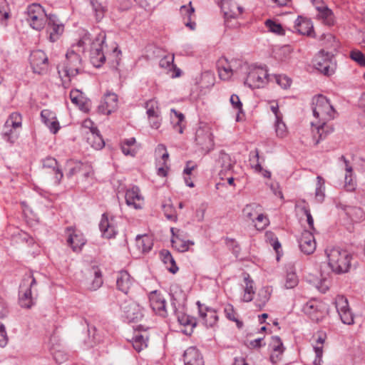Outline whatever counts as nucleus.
I'll list each match as a JSON object with an SVG mask.
<instances>
[{
  "label": "nucleus",
  "instance_id": "f257e3e1",
  "mask_svg": "<svg viewBox=\"0 0 365 365\" xmlns=\"http://www.w3.org/2000/svg\"><path fill=\"white\" fill-rule=\"evenodd\" d=\"M328 264L336 274L348 272L351 267L352 255L346 250L334 247L326 250Z\"/></svg>",
  "mask_w": 365,
  "mask_h": 365
},
{
  "label": "nucleus",
  "instance_id": "f03ea898",
  "mask_svg": "<svg viewBox=\"0 0 365 365\" xmlns=\"http://www.w3.org/2000/svg\"><path fill=\"white\" fill-rule=\"evenodd\" d=\"M312 111L318 121H329L335 118L336 113L329 100L323 95L314 96L312 100Z\"/></svg>",
  "mask_w": 365,
  "mask_h": 365
},
{
  "label": "nucleus",
  "instance_id": "7ed1b4c3",
  "mask_svg": "<svg viewBox=\"0 0 365 365\" xmlns=\"http://www.w3.org/2000/svg\"><path fill=\"white\" fill-rule=\"evenodd\" d=\"M106 35L105 32H100L91 43V59L96 67H100L106 61L105 52L103 51L106 43Z\"/></svg>",
  "mask_w": 365,
  "mask_h": 365
},
{
  "label": "nucleus",
  "instance_id": "20e7f679",
  "mask_svg": "<svg viewBox=\"0 0 365 365\" xmlns=\"http://www.w3.org/2000/svg\"><path fill=\"white\" fill-rule=\"evenodd\" d=\"M267 71L261 67H255L250 68L245 81V85L250 88H259L268 82Z\"/></svg>",
  "mask_w": 365,
  "mask_h": 365
},
{
  "label": "nucleus",
  "instance_id": "39448f33",
  "mask_svg": "<svg viewBox=\"0 0 365 365\" xmlns=\"http://www.w3.org/2000/svg\"><path fill=\"white\" fill-rule=\"evenodd\" d=\"M334 54L331 52H325L321 50L314 60V68L326 76H331L334 70L332 66Z\"/></svg>",
  "mask_w": 365,
  "mask_h": 365
},
{
  "label": "nucleus",
  "instance_id": "423d86ee",
  "mask_svg": "<svg viewBox=\"0 0 365 365\" xmlns=\"http://www.w3.org/2000/svg\"><path fill=\"white\" fill-rule=\"evenodd\" d=\"M81 61L79 54L73 51H68L62 68L65 76L71 78L78 74L81 68Z\"/></svg>",
  "mask_w": 365,
  "mask_h": 365
},
{
  "label": "nucleus",
  "instance_id": "0eeeda50",
  "mask_svg": "<svg viewBox=\"0 0 365 365\" xmlns=\"http://www.w3.org/2000/svg\"><path fill=\"white\" fill-rule=\"evenodd\" d=\"M220 8L224 14L225 26L230 29L237 27L239 23L237 21V17L242 13V7L237 5L234 6L236 10L230 9V1L228 0H221Z\"/></svg>",
  "mask_w": 365,
  "mask_h": 365
},
{
  "label": "nucleus",
  "instance_id": "6e6552de",
  "mask_svg": "<svg viewBox=\"0 0 365 365\" xmlns=\"http://www.w3.org/2000/svg\"><path fill=\"white\" fill-rule=\"evenodd\" d=\"M123 316L128 322L140 320L143 317V308L132 299L125 300L120 306Z\"/></svg>",
  "mask_w": 365,
  "mask_h": 365
},
{
  "label": "nucleus",
  "instance_id": "1a4fd4ad",
  "mask_svg": "<svg viewBox=\"0 0 365 365\" xmlns=\"http://www.w3.org/2000/svg\"><path fill=\"white\" fill-rule=\"evenodd\" d=\"M195 141L200 149L206 153L214 148L212 135L208 127H200L196 130Z\"/></svg>",
  "mask_w": 365,
  "mask_h": 365
},
{
  "label": "nucleus",
  "instance_id": "9d476101",
  "mask_svg": "<svg viewBox=\"0 0 365 365\" xmlns=\"http://www.w3.org/2000/svg\"><path fill=\"white\" fill-rule=\"evenodd\" d=\"M30 63L33 71L36 73L43 74L48 70V57L41 50H36L31 53Z\"/></svg>",
  "mask_w": 365,
  "mask_h": 365
},
{
  "label": "nucleus",
  "instance_id": "9b49d317",
  "mask_svg": "<svg viewBox=\"0 0 365 365\" xmlns=\"http://www.w3.org/2000/svg\"><path fill=\"white\" fill-rule=\"evenodd\" d=\"M335 307L341 322L345 324L354 323V317L351 313L348 300L344 296L339 295L335 300Z\"/></svg>",
  "mask_w": 365,
  "mask_h": 365
},
{
  "label": "nucleus",
  "instance_id": "f8f14e48",
  "mask_svg": "<svg viewBox=\"0 0 365 365\" xmlns=\"http://www.w3.org/2000/svg\"><path fill=\"white\" fill-rule=\"evenodd\" d=\"M48 26L47 33L49 36V40L51 42L56 41L64 30V26L60 23L58 17L55 14H49L47 16Z\"/></svg>",
  "mask_w": 365,
  "mask_h": 365
},
{
  "label": "nucleus",
  "instance_id": "ddd939ff",
  "mask_svg": "<svg viewBox=\"0 0 365 365\" xmlns=\"http://www.w3.org/2000/svg\"><path fill=\"white\" fill-rule=\"evenodd\" d=\"M298 243L301 252L305 255H311L316 250V242L311 231L304 230L298 238Z\"/></svg>",
  "mask_w": 365,
  "mask_h": 365
},
{
  "label": "nucleus",
  "instance_id": "4468645a",
  "mask_svg": "<svg viewBox=\"0 0 365 365\" xmlns=\"http://www.w3.org/2000/svg\"><path fill=\"white\" fill-rule=\"evenodd\" d=\"M118 107V96L113 93H107L98 107V112L109 115Z\"/></svg>",
  "mask_w": 365,
  "mask_h": 365
},
{
  "label": "nucleus",
  "instance_id": "2eb2a0df",
  "mask_svg": "<svg viewBox=\"0 0 365 365\" xmlns=\"http://www.w3.org/2000/svg\"><path fill=\"white\" fill-rule=\"evenodd\" d=\"M198 307L199 314L200 317L203 319L205 324L207 327H212L216 324L218 321V316L216 311L210 307H205L199 301L197 302Z\"/></svg>",
  "mask_w": 365,
  "mask_h": 365
},
{
  "label": "nucleus",
  "instance_id": "dca6fc26",
  "mask_svg": "<svg viewBox=\"0 0 365 365\" xmlns=\"http://www.w3.org/2000/svg\"><path fill=\"white\" fill-rule=\"evenodd\" d=\"M184 365H204L203 357L195 346L187 348L182 355Z\"/></svg>",
  "mask_w": 365,
  "mask_h": 365
},
{
  "label": "nucleus",
  "instance_id": "f3484780",
  "mask_svg": "<svg viewBox=\"0 0 365 365\" xmlns=\"http://www.w3.org/2000/svg\"><path fill=\"white\" fill-rule=\"evenodd\" d=\"M150 304L153 312L163 317L168 315L166 310V302L165 299L159 294H157L156 291L151 293L150 295Z\"/></svg>",
  "mask_w": 365,
  "mask_h": 365
},
{
  "label": "nucleus",
  "instance_id": "a211bd4d",
  "mask_svg": "<svg viewBox=\"0 0 365 365\" xmlns=\"http://www.w3.org/2000/svg\"><path fill=\"white\" fill-rule=\"evenodd\" d=\"M312 126L316 128V132L313 130V137L317 138L316 144H318L321 140L325 139L328 135L334 131V127L331 125L327 123V121H318L317 123L312 122Z\"/></svg>",
  "mask_w": 365,
  "mask_h": 365
},
{
  "label": "nucleus",
  "instance_id": "6ab92c4d",
  "mask_svg": "<svg viewBox=\"0 0 365 365\" xmlns=\"http://www.w3.org/2000/svg\"><path fill=\"white\" fill-rule=\"evenodd\" d=\"M173 237L171 239V243L173 248H175L178 252H184L188 250L190 245H193L194 242L190 240H184L181 238L180 232V230H175L172 227L170 230Z\"/></svg>",
  "mask_w": 365,
  "mask_h": 365
},
{
  "label": "nucleus",
  "instance_id": "aec40b11",
  "mask_svg": "<svg viewBox=\"0 0 365 365\" xmlns=\"http://www.w3.org/2000/svg\"><path fill=\"white\" fill-rule=\"evenodd\" d=\"M68 237V244L71 247L73 251L77 252L81 250L82 247L86 244V240L81 233H76L73 227H67Z\"/></svg>",
  "mask_w": 365,
  "mask_h": 365
},
{
  "label": "nucleus",
  "instance_id": "412c9836",
  "mask_svg": "<svg viewBox=\"0 0 365 365\" xmlns=\"http://www.w3.org/2000/svg\"><path fill=\"white\" fill-rule=\"evenodd\" d=\"M133 284V279L127 271L121 270L116 278L117 289L124 294H128Z\"/></svg>",
  "mask_w": 365,
  "mask_h": 365
},
{
  "label": "nucleus",
  "instance_id": "4be33fe9",
  "mask_svg": "<svg viewBox=\"0 0 365 365\" xmlns=\"http://www.w3.org/2000/svg\"><path fill=\"white\" fill-rule=\"evenodd\" d=\"M99 229L102 233V236L108 239L115 237L117 234V230L109 221L106 213H103L102 215V217L99 223Z\"/></svg>",
  "mask_w": 365,
  "mask_h": 365
},
{
  "label": "nucleus",
  "instance_id": "5701e85b",
  "mask_svg": "<svg viewBox=\"0 0 365 365\" xmlns=\"http://www.w3.org/2000/svg\"><path fill=\"white\" fill-rule=\"evenodd\" d=\"M178 322L185 327L182 331L186 335L192 333L193 328L197 325V320L195 317L184 313H179L176 315Z\"/></svg>",
  "mask_w": 365,
  "mask_h": 365
},
{
  "label": "nucleus",
  "instance_id": "b1692460",
  "mask_svg": "<svg viewBox=\"0 0 365 365\" xmlns=\"http://www.w3.org/2000/svg\"><path fill=\"white\" fill-rule=\"evenodd\" d=\"M139 192V188L137 186L126 191L125 198L128 205L133 206L135 209L141 208L140 204L138 202L142 200Z\"/></svg>",
  "mask_w": 365,
  "mask_h": 365
},
{
  "label": "nucleus",
  "instance_id": "393cba45",
  "mask_svg": "<svg viewBox=\"0 0 365 365\" xmlns=\"http://www.w3.org/2000/svg\"><path fill=\"white\" fill-rule=\"evenodd\" d=\"M294 27L298 32L303 35L310 36L313 31V26L312 21L302 16H299L294 22Z\"/></svg>",
  "mask_w": 365,
  "mask_h": 365
},
{
  "label": "nucleus",
  "instance_id": "a878e982",
  "mask_svg": "<svg viewBox=\"0 0 365 365\" xmlns=\"http://www.w3.org/2000/svg\"><path fill=\"white\" fill-rule=\"evenodd\" d=\"M43 168L51 169L55 175L56 183L59 184L63 175L61 169L58 167L57 160L51 157H48L43 160Z\"/></svg>",
  "mask_w": 365,
  "mask_h": 365
},
{
  "label": "nucleus",
  "instance_id": "bb28decb",
  "mask_svg": "<svg viewBox=\"0 0 365 365\" xmlns=\"http://www.w3.org/2000/svg\"><path fill=\"white\" fill-rule=\"evenodd\" d=\"M340 160H343L345 164L344 187L347 191H353L355 189V182L352 178L353 169L349 165V160L344 155L340 157Z\"/></svg>",
  "mask_w": 365,
  "mask_h": 365
},
{
  "label": "nucleus",
  "instance_id": "cd10ccee",
  "mask_svg": "<svg viewBox=\"0 0 365 365\" xmlns=\"http://www.w3.org/2000/svg\"><path fill=\"white\" fill-rule=\"evenodd\" d=\"M317 11H319V18L321 19L326 25L330 26L334 24V14L327 6H317Z\"/></svg>",
  "mask_w": 365,
  "mask_h": 365
},
{
  "label": "nucleus",
  "instance_id": "c85d7f7f",
  "mask_svg": "<svg viewBox=\"0 0 365 365\" xmlns=\"http://www.w3.org/2000/svg\"><path fill=\"white\" fill-rule=\"evenodd\" d=\"M160 255L163 263L170 265V267H168V270L171 273L175 274L178 271V267L177 266L171 253L167 250H163L160 251Z\"/></svg>",
  "mask_w": 365,
  "mask_h": 365
},
{
  "label": "nucleus",
  "instance_id": "c756f323",
  "mask_svg": "<svg viewBox=\"0 0 365 365\" xmlns=\"http://www.w3.org/2000/svg\"><path fill=\"white\" fill-rule=\"evenodd\" d=\"M19 304L21 307L24 308H31L33 304V299L31 296V289H26L24 291V288L20 289L19 291Z\"/></svg>",
  "mask_w": 365,
  "mask_h": 365
},
{
  "label": "nucleus",
  "instance_id": "7c9ffc66",
  "mask_svg": "<svg viewBox=\"0 0 365 365\" xmlns=\"http://www.w3.org/2000/svg\"><path fill=\"white\" fill-rule=\"evenodd\" d=\"M174 61V56H166L162 58L160 60L159 66L161 68H167L168 70H172L174 68L175 74H173V77H178L181 74V71L180 68H176L175 65L173 63Z\"/></svg>",
  "mask_w": 365,
  "mask_h": 365
},
{
  "label": "nucleus",
  "instance_id": "2f4dec72",
  "mask_svg": "<svg viewBox=\"0 0 365 365\" xmlns=\"http://www.w3.org/2000/svg\"><path fill=\"white\" fill-rule=\"evenodd\" d=\"M148 340V337L147 334H140L139 331L135 332L133 339H132V344L133 348L137 351H140L144 348L147 347V341Z\"/></svg>",
  "mask_w": 365,
  "mask_h": 365
},
{
  "label": "nucleus",
  "instance_id": "473e14b6",
  "mask_svg": "<svg viewBox=\"0 0 365 365\" xmlns=\"http://www.w3.org/2000/svg\"><path fill=\"white\" fill-rule=\"evenodd\" d=\"M218 162L222 167V170L220 173V175L224 172L226 173L231 170L234 165V162L232 160L230 156L224 151L220 153Z\"/></svg>",
  "mask_w": 365,
  "mask_h": 365
},
{
  "label": "nucleus",
  "instance_id": "72a5a7b5",
  "mask_svg": "<svg viewBox=\"0 0 365 365\" xmlns=\"http://www.w3.org/2000/svg\"><path fill=\"white\" fill-rule=\"evenodd\" d=\"M190 7L186 6H182L180 7V12L182 15H186L187 16L184 18V24L187 27H189L191 30H194L195 29V23L194 21H191V16L194 13V8L191 6V2L189 4Z\"/></svg>",
  "mask_w": 365,
  "mask_h": 365
},
{
  "label": "nucleus",
  "instance_id": "f704fd0d",
  "mask_svg": "<svg viewBox=\"0 0 365 365\" xmlns=\"http://www.w3.org/2000/svg\"><path fill=\"white\" fill-rule=\"evenodd\" d=\"M245 282V287L244 289L243 301L245 302H251L253 299L255 290L253 289V280L250 278L249 274H247L244 278Z\"/></svg>",
  "mask_w": 365,
  "mask_h": 365
},
{
  "label": "nucleus",
  "instance_id": "c9c22d12",
  "mask_svg": "<svg viewBox=\"0 0 365 365\" xmlns=\"http://www.w3.org/2000/svg\"><path fill=\"white\" fill-rule=\"evenodd\" d=\"M145 108H146L147 115L149 119L152 118H158L159 116V108L158 102L155 99H150L145 102Z\"/></svg>",
  "mask_w": 365,
  "mask_h": 365
},
{
  "label": "nucleus",
  "instance_id": "e433bc0d",
  "mask_svg": "<svg viewBox=\"0 0 365 365\" xmlns=\"http://www.w3.org/2000/svg\"><path fill=\"white\" fill-rule=\"evenodd\" d=\"M224 312L227 319L236 322L238 328H241L243 325L242 322L237 319V314L236 313L233 306L230 304L225 305Z\"/></svg>",
  "mask_w": 365,
  "mask_h": 365
},
{
  "label": "nucleus",
  "instance_id": "4c0bfd02",
  "mask_svg": "<svg viewBox=\"0 0 365 365\" xmlns=\"http://www.w3.org/2000/svg\"><path fill=\"white\" fill-rule=\"evenodd\" d=\"M317 183L315 190V198L317 202H322L324 199V180L322 177L318 175L317 177Z\"/></svg>",
  "mask_w": 365,
  "mask_h": 365
},
{
  "label": "nucleus",
  "instance_id": "58836bf2",
  "mask_svg": "<svg viewBox=\"0 0 365 365\" xmlns=\"http://www.w3.org/2000/svg\"><path fill=\"white\" fill-rule=\"evenodd\" d=\"M21 118L20 114L17 113H13L10 115L9 118L5 123V128H11L13 129H16L17 128L21 127Z\"/></svg>",
  "mask_w": 365,
  "mask_h": 365
},
{
  "label": "nucleus",
  "instance_id": "ea45409f",
  "mask_svg": "<svg viewBox=\"0 0 365 365\" xmlns=\"http://www.w3.org/2000/svg\"><path fill=\"white\" fill-rule=\"evenodd\" d=\"M67 165L69 167V170L66 173L68 178H71L78 173L81 172L83 170L84 164L81 162L73 161L70 160L67 163Z\"/></svg>",
  "mask_w": 365,
  "mask_h": 365
},
{
  "label": "nucleus",
  "instance_id": "a19ab883",
  "mask_svg": "<svg viewBox=\"0 0 365 365\" xmlns=\"http://www.w3.org/2000/svg\"><path fill=\"white\" fill-rule=\"evenodd\" d=\"M70 98L73 103L78 106L81 110L84 109L85 103L83 102V93L78 90H72L70 93Z\"/></svg>",
  "mask_w": 365,
  "mask_h": 365
},
{
  "label": "nucleus",
  "instance_id": "79ce46f5",
  "mask_svg": "<svg viewBox=\"0 0 365 365\" xmlns=\"http://www.w3.org/2000/svg\"><path fill=\"white\" fill-rule=\"evenodd\" d=\"M90 3L95 13L96 20L100 21L105 15L106 9L98 0H91Z\"/></svg>",
  "mask_w": 365,
  "mask_h": 365
},
{
  "label": "nucleus",
  "instance_id": "37998d69",
  "mask_svg": "<svg viewBox=\"0 0 365 365\" xmlns=\"http://www.w3.org/2000/svg\"><path fill=\"white\" fill-rule=\"evenodd\" d=\"M270 297V293L269 292L268 288H264L259 291L258 298L256 299V306L262 309L266 303L269 301Z\"/></svg>",
  "mask_w": 365,
  "mask_h": 365
},
{
  "label": "nucleus",
  "instance_id": "c03bdc74",
  "mask_svg": "<svg viewBox=\"0 0 365 365\" xmlns=\"http://www.w3.org/2000/svg\"><path fill=\"white\" fill-rule=\"evenodd\" d=\"M325 339L326 336L324 334H322L319 335L316 341V344L314 346L316 357L319 361L321 359L323 354V344L324 343Z\"/></svg>",
  "mask_w": 365,
  "mask_h": 365
},
{
  "label": "nucleus",
  "instance_id": "a18cd8bd",
  "mask_svg": "<svg viewBox=\"0 0 365 365\" xmlns=\"http://www.w3.org/2000/svg\"><path fill=\"white\" fill-rule=\"evenodd\" d=\"M27 15L28 17L32 16H47L46 14H44V10L43 9L42 6L38 4H33L29 5L27 8Z\"/></svg>",
  "mask_w": 365,
  "mask_h": 365
},
{
  "label": "nucleus",
  "instance_id": "49530a36",
  "mask_svg": "<svg viewBox=\"0 0 365 365\" xmlns=\"http://www.w3.org/2000/svg\"><path fill=\"white\" fill-rule=\"evenodd\" d=\"M258 207L259 206L257 204L254 203L247 205L242 210L244 216L246 217L247 219L254 221L255 217L257 215L256 210Z\"/></svg>",
  "mask_w": 365,
  "mask_h": 365
},
{
  "label": "nucleus",
  "instance_id": "de8ad7c7",
  "mask_svg": "<svg viewBox=\"0 0 365 365\" xmlns=\"http://www.w3.org/2000/svg\"><path fill=\"white\" fill-rule=\"evenodd\" d=\"M87 140L91 145L96 150H100L105 145L104 140L101 134H96L93 137H87Z\"/></svg>",
  "mask_w": 365,
  "mask_h": 365
},
{
  "label": "nucleus",
  "instance_id": "09e8293b",
  "mask_svg": "<svg viewBox=\"0 0 365 365\" xmlns=\"http://www.w3.org/2000/svg\"><path fill=\"white\" fill-rule=\"evenodd\" d=\"M27 20L30 22V25L32 28L37 31L41 30L44 26L45 22L43 16H32L28 17Z\"/></svg>",
  "mask_w": 365,
  "mask_h": 365
},
{
  "label": "nucleus",
  "instance_id": "8fccbe9b",
  "mask_svg": "<svg viewBox=\"0 0 365 365\" xmlns=\"http://www.w3.org/2000/svg\"><path fill=\"white\" fill-rule=\"evenodd\" d=\"M298 277L294 272L287 273L284 286L287 289H292L298 284Z\"/></svg>",
  "mask_w": 365,
  "mask_h": 365
},
{
  "label": "nucleus",
  "instance_id": "3c124183",
  "mask_svg": "<svg viewBox=\"0 0 365 365\" xmlns=\"http://www.w3.org/2000/svg\"><path fill=\"white\" fill-rule=\"evenodd\" d=\"M265 25L271 32L277 34H284V29L281 24H277L271 19H267L265 21Z\"/></svg>",
  "mask_w": 365,
  "mask_h": 365
},
{
  "label": "nucleus",
  "instance_id": "603ef678",
  "mask_svg": "<svg viewBox=\"0 0 365 365\" xmlns=\"http://www.w3.org/2000/svg\"><path fill=\"white\" fill-rule=\"evenodd\" d=\"M303 312L314 319V315L317 312V306L315 302H308L303 306Z\"/></svg>",
  "mask_w": 365,
  "mask_h": 365
},
{
  "label": "nucleus",
  "instance_id": "864d4df0",
  "mask_svg": "<svg viewBox=\"0 0 365 365\" xmlns=\"http://www.w3.org/2000/svg\"><path fill=\"white\" fill-rule=\"evenodd\" d=\"M136 240L138 245L142 247L143 252H148L151 250L152 243L148 236H138Z\"/></svg>",
  "mask_w": 365,
  "mask_h": 365
},
{
  "label": "nucleus",
  "instance_id": "5fc2aeb1",
  "mask_svg": "<svg viewBox=\"0 0 365 365\" xmlns=\"http://www.w3.org/2000/svg\"><path fill=\"white\" fill-rule=\"evenodd\" d=\"M171 112L173 113L178 118V121L174 125V128L176 129L179 133L182 134L184 129V126L182 123L185 119V116L182 113L178 112L175 109H171Z\"/></svg>",
  "mask_w": 365,
  "mask_h": 365
},
{
  "label": "nucleus",
  "instance_id": "6e6d98bb",
  "mask_svg": "<svg viewBox=\"0 0 365 365\" xmlns=\"http://www.w3.org/2000/svg\"><path fill=\"white\" fill-rule=\"evenodd\" d=\"M350 58L361 66H365V56L359 50H353L350 53Z\"/></svg>",
  "mask_w": 365,
  "mask_h": 365
},
{
  "label": "nucleus",
  "instance_id": "4d7b16f0",
  "mask_svg": "<svg viewBox=\"0 0 365 365\" xmlns=\"http://www.w3.org/2000/svg\"><path fill=\"white\" fill-rule=\"evenodd\" d=\"M272 347V352H281L283 353L284 351V347L283 344L281 341V339L277 336H274L272 337V343L270 344Z\"/></svg>",
  "mask_w": 365,
  "mask_h": 365
},
{
  "label": "nucleus",
  "instance_id": "13d9d810",
  "mask_svg": "<svg viewBox=\"0 0 365 365\" xmlns=\"http://www.w3.org/2000/svg\"><path fill=\"white\" fill-rule=\"evenodd\" d=\"M276 83L282 88L286 89L290 86L292 81L286 76L276 75L274 76Z\"/></svg>",
  "mask_w": 365,
  "mask_h": 365
},
{
  "label": "nucleus",
  "instance_id": "bf43d9fd",
  "mask_svg": "<svg viewBox=\"0 0 365 365\" xmlns=\"http://www.w3.org/2000/svg\"><path fill=\"white\" fill-rule=\"evenodd\" d=\"M2 136L5 140L11 143H14L18 138V135L12 130L11 128L6 129L5 127L4 128Z\"/></svg>",
  "mask_w": 365,
  "mask_h": 365
},
{
  "label": "nucleus",
  "instance_id": "052dcab7",
  "mask_svg": "<svg viewBox=\"0 0 365 365\" xmlns=\"http://www.w3.org/2000/svg\"><path fill=\"white\" fill-rule=\"evenodd\" d=\"M102 284L103 280L100 271H94V279L88 287V289L91 290H96L102 285Z\"/></svg>",
  "mask_w": 365,
  "mask_h": 365
},
{
  "label": "nucleus",
  "instance_id": "680f3d73",
  "mask_svg": "<svg viewBox=\"0 0 365 365\" xmlns=\"http://www.w3.org/2000/svg\"><path fill=\"white\" fill-rule=\"evenodd\" d=\"M0 16L1 20L9 18V7L6 0H0Z\"/></svg>",
  "mask_w": 365,
  "mask_h": 365
},
{
  "label": "nucleus",
  "instance_id": "e2e57ef3",
  "mask_svg": "<svg viewBox=\"0 0 365 365\" xmlns=\"http://www.w3.org/2000/svg\"><path fill=\"white\" fill-rule=\"evenodd\" d=\"M26 283H29V287H26V289H31L32 287H34V286L36 285V279L34 278V277L33 276V274L31 273L26 274L24 275V279H23V282L20 285V289H22L24 288V287L26 286Z\"/></svg>",
  "mask_w": 365,
  "mask_h": 365
},
{
  "label": "nucleus",
  "instance_id": "0e129e2a",
  "mask_svg": "<svg viewBox=\"0 0 365 365\" xmlns=\"http://www.w3.org/2000/svg\"><path fill=\"white\" fill-rule=\"evenodd\" d=\"M276 133L278 136L283 137L286 133V125L282 121V118L276 119L275 122Z\"/></svg>",
  "mask_w": 365,
  "mask_h": 365
},
{
  "label": "nucleus",
  "instance_id": "69168bd1",
  "mask_svg": "<svg viewBox=\"0 0 365 365\" xmlns=\"http://www.w3.org/2000/svg\"><path fill=\"white\" fill-rule=\"evenodd\" d=\"M232 69L230 66L219 68V76L222 80L229 79L232 75Z\"/></svg>",
  "mask_w": 365,
  "mask_h": 365
},
{
  "label": "nucleus",
  "instance_id": "338daca9",
  "mask_svg": "<svg viewBox=\"0 0 365 365\" xmlns=\"http://www.w3.org/2000/svg\"><path fill=\"white\" fill-rule=\"evenodd\" d=\"M230 103L232 107L240 113L242 110V103H241L240 98L236 94H232L230 97Z\"/></svg>",
  "mask_w": 365,
  "mask_h": 365
},
{
  "label": "nucleus",
  "instance_id": "774afa93",
  "mask_svg": "<svg viewBox=\"0 0 365 365\" xmlns=\"http://www.w3.org/2000/svg\"><path fill=\"white\" fill-rule=\"evenodd\" d=\"M41 117L45 125L55 118L54 114L49 110H43L41 113Z\"/></svg>",
  "mask_w": 365,
  "mask_h": 365
}]
</instances>
